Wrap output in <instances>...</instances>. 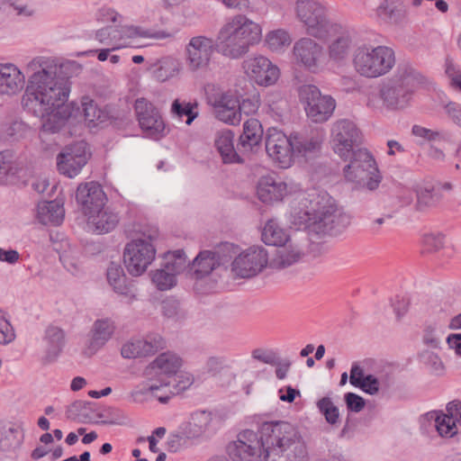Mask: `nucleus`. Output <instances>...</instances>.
<instances>
[{
  "instance_id": "obj_61",
  "label": "nucleus",
  "mask_w": 461,
  "mask_h": 461,
  "mask_svg": "<svg viewBox=\"0 0 461 461\" xmlns=\"http://www.w3.org/2000/svg\"><path fill=\"white\" fill-rule=\"evenodd\" d=\"M344 401L346 402L347 409L352 412H359L366 405L365 399L355 393H345Z\"/></svg>"
},
{
  "instance_id": "obj_27",
  "label": "nucleus",
  "mask_w": 461,
  "mask_h": 461,
  "mask_svg": "<svg viewBox=\"0 0 461 461\" xmlns=\"http://www.w3.org/2000/svg\"><path fill=\"white\" fill-rule=\"evenodd\" d=\"M264 131L261 122L255 118L248 119L243 124L242 133L240 135L239 150L244 154L255 152L261 145Z\"/></svg>"
},
{
  "instance_id": "obj_34",
  "label": "nucleus",
  "mask_w": 461,
  "mask_h": 461,
  "mask_svg": "<svg viewBox=\"0 0 461 461\" xmlns=\"http://www.w3.org/2000/svg\"><path fill=\"white\" fill-rule=\"evenodd\" d=\"M114 331L113 322L108 320H97L92 329V338L88 348L95 352L103 347L112 337Z\"/></svg>"
},
{
  "instance_id": "obj_25",
  "label": "nucleus",
  "mask_w": 461,
  "mask_h": 461,
  "mask_svg": "<svg viewBox=\"0 0 461 461\" xmlns=\"http://www.w3.org/2000/svg\"><path fill=\"white\" fill-rule=\"evenodd\" d=\"M214 146L224 164H243V151L239 150V141L234 146V133L230 130L219 131L214 139Z\"/></svg>"
},
{
  "instance_id": "obj_42",
  "label": "nucleus",
  "mask_w": 461,
  "mask_h": 461,
  "mask_svg": "<svg viewBox=\"0 0 461 461\" xmlns=\"http://www.w3.org/2000/svg\"><path fill=\"white\" fill-rule=\"evenodd\" d=\"M262 240L268 246L282 247L288 240V236L275 221L270 220L263 228Z\"/></svg>"
},
{
  "instance_id": "obj_54",
  "label": "nucleus",
  "mask_w": 461,
  "mask_h": 461,
  "mask_svg": "<svg viewBox=\"0 0 461 461\" xmlns=\"http://www.w3.org/2000/svg\"><path fill=\"white\" fill-rule=\"evenodd\" d=\"M14 156L10 150L0 152V184L6 182L9 175H14Z\"/></svg>"
},
{
  "instance_id": "obj_24",
  "label": "nucleus",
  "mask_w": 461,
  "mask_h": 461,
  "mask_svg": "<svg viewBox=\"0 0 461 461\" xmlns=\"http://www.w3.org/2000/svg\"><path fill=\"white\" fill-rule=\"evenodd\" d=\"M294 158H308L314 157L321 148L323 135L318 131L293 132Z\"/></svg>"
},
{
  "instance_id": "obj_4",
  "label": "nucleus",
  "mask_w": 461,
  "mask_h": 461,
  "mask_svg": "<svg viewBox=\"0 0 461 461\" xmlns=\"http://www.w3.org/2000/svg\"><path fill=\"white\" fill-rule=\"evenodd\" d=\"M428 79L409 62L399 63L393 76L380 86L379 97L388 110L407 107L419 86L427 85Z\"/></svg>"
},
{
  "instance_id": "obj_3",
  "label": "nucleus",
  "mask_w": 461,
  "mask_h": 461,
  "mask_svg": "<svg viewBox=\"0 0 461 461\" xmlns=\"http://www.w3.org/2000/svg\"><path fill=\"white\" fill-rule=\"evenodd\" d=\"M262 37L259 24L245 15H235L220 29L215 39L216 51L224 57L238 59L249 52V47Z\"/></svg>"
},
{
  "instance_id": "obj_58",
  "label": "nucleus",
  "mask_w": 461,
  "mask_h": 461,
  "mask_svg": "<svg viewBox=\"0 0 461 461\" xmlns=\"http://www.w3.org/2000/svg\"><path fill=\"white\" fill-rule=\"evenodd\" d=\"M166 263L170 265V267L176 269V271H184L186 266V257L182 249H177L172 253H168L166 257Z\"/></svg>"
},
{
  "instance_id": "obj_31",
  "label": "nucleus",
  "mask_w": 461,
  "mask_h": 461,
  "mask_svg": "<svg viewBox=\"0 0 461 461\" xmlns=\"http://www.w3.org/2000/svg\"><path fill=\"white\" fill-rule=\"evenodd\" d=\"M119 220L116 212L109 208H104V206L103 209L88 215V224L94 227V231L97 234H104L113 230L118 225Z\"/></svg>"
},
{
  "instance_id": "obj_48",
  "label": "nucleus",
  "mask_w": 461,
  "mask_h": 461,
  "mask_svg": "<svg viewBox=\"0 0 461 461\" xmlns=\"http://www.w3.org/2000/svg\"><path fill=\"white\" fill-rule=\"evenodd\" d=\"M240 249L238 246L230 242H222L221 243L214 251H212L213 256L216 259L217 266H226L229 264L232 258L238 257V253Z\"/></svg>"
},
{
  "instance_id": "obj_38",
  "label": "nucleus",
  "mask_w": 461,
  "mask_h": 461,
  "mask_svg": "<svg viewBox=\"0 0 461 461\" xmlns=\"http://www.w3.org/2000/svg\"><path fill=\"white\" fill-rule=\"evenodd\" d=\"M81 106L85 121L89 127H96L98 124L109 120V113L105 109L99 107L89 96H83Z\"/></svg>"
},
{
  "instance_id": "obj_2",
  "label": "nucleus",
  "mask_w": 461,
  "mask_h": 461,
  "mask_svg": "<svg viewBox=\"0 0 461 461\" xmlns=\"http://www.w3.org/2000/svg\"><path fill=\"white\" fill-rule=\"evenodd\" d=\"M303 221L310 231L320 236H336L350 224V216L339 208L327 193H312L303 203Z\"/></svg>"
},
{
  "instance_id": "obj_51",
  "label": "nucleus",
  "mask_w": 461,
  "mask_h": 461,
  "mask_svg": "<svg viewBox=\"0 0 461 461\" xmlns=\"http://www.w3.org/2000/svg\"><path fill=\"white\" fill-rule=\"evenodd\" d=\"M317 406L328 423L334 425L338 422L339 411L330 397L320 399L317 402Z\"/></svg>"
},
{
  "instance_id": "obj_37",
  "label": "nucleus",
  "mask_w": 461,
  "mask_h": 461,
  "mask_svg": "<svg viewBox=\"0 0 461 461\" xmlns=\"http://www.w3.org/2000/svg\"><path fill=\"white\" fill-rule=\"evenodd\" d=\"M274 456H277V458H273L272 461H308L306 446L300 434H298L297 438L288 442L282 448V452L276 454Z\"/></svg>"
},
{
  "instance_id": "obj_12",
  "label": "nucleus",
  "mask_w": 461,
  "mask_h": 461,
  "mask_svg": "<svg viewBox=\"0 0 461 461\" xmlns=\"http://www.w3.org/2000/svg\"><path fill=\"white\" fill-rule=\"evenodd\" d=\"M221 423V416L215 410H197L189 420L181 423V433L188 438H199L213 435Z\"/></svg>"
},
{
  "instance_id": "obj_16",
  "label": "nucleus",
  "mask_w": 461,
  "mask_h": 461,
  "mask_svg": "<svg viewBox=\"0 0 461 461\" xmlns=\"http://www.w3.org/2000/svg\"><path fill=\"white\" fill-rule=\"evenodd\" d=\"M134 110L139 124L147 137L159 140L165 136V122L158 110L146 98H138Z\"/></svg>"
},
{
  "instance_id": "obj_30",
  "label": "nucleus",
  "mask_w": 461,
  "mask_h": 461,
  "mask_svg": "<svg viewBox=\"0 0 461 461\" xmlns=\"http://www.w3.org/2000/svg\"><path fill=\"white\" fill-rule=\"evenodd\" d=\"M43 340L46 343V361H55L66 345L65 331L58 326L50 325L45 330Z\"/></svg>"
},
{
  "instance_id": "obj_13",
  "label": "nucleus",
  "mask_w": 461,
  "mask_h": 461,
  "mask_svg": "<svg viewBox=\"0 0 461 461\" xmlns=\"http://www.w3.org/2000/svg\"><path fill=\"white\" fill-rule=\"evenodd\" d=\"M331 141L334 152L347 160L348 154L356 151L355 148L360 144L361 132L352 121L341 119L333 123Z\"/></svg>"
},
{
  "instance_id": "obj_33",
  "label": "nucleus",
  "mask_w": 461,
  "mask_h": 461,
  "mask_svg": "<svg viewBox=\"0 0 461 461\" xmlns=\"http://www.w3.org/2000/svg\"><path fill=\"white\" fill-rule=\"evenodd\" d=\"M37 219L44 225H59L64 219V209L56 201H43L37 205Z\"/></svg>"
},
{
  "instance_id": "obj_59",
  "label": "nucleus",
  "mask_w": 461,
  "mask_h": 461,
  "mask_svg": "<svg viewBox=\"0 0 461 461\" xmlns=\"http://www.w3.org/2000/svg\"><path fill=\"white\" fill-rule=\"evenodd\" d=\"M357 387L367 394L375 395L379 392L380 383L377 377L374 375L368 374L364 377V379H361L359 385Z\"/></svg>"
},
{
  "instance_id": "obj_41",
  "label": "nucleus",
  "mask_w": 461,
  "mask_h": 461,
  "mask_svg": "<svg viewBox=\"0 0 461 461\" xmlns=\"http://www.w3.org/2000/svg\"><path fill=\"white\" fill-rule=\"evenodd\" d=\"M411 132L416 137H420L430 142L453 144L455 135L448 130L433 131L420 125H413Z\"/></svg>"
},
{
  "instance_id": "obj_55",
  "label": "nucleus",
  "mask_w": 461,
  "mask_h": 461,
  "mask_svg": "<svg viewBox=\"0 0 461 461\" xmlns=\"http://www.w3.org/2000/svg\"><path fill=\"white\" fill-rule=\"evenodd\" d=\"M422 341L431 348H438L440 345V337L437 323L426 322L423 330Z\"/></svg>"
},
{
  "instance_id": "obj_47",
  "label": "nucleus",
  "mask_w": 461,
  "mask_h": 461,
  "mask_svg": "<svg viewBox=\"0 0 461 461\" xmlns=\"http://www.w3.org/2000/svg\"><path fill=\"white\" fill-rule=\"evenodd\" d=\"M23 434L17 428H6L3 425L0 436V450L8 451L21 446Z\"/></svg>"
},
{
  "instance_id": "obj_28",
  "label": "nucleus",
  "mask_w": 461,
  "mask_h": 461,
  "mask_svg": "<svg viewBox=\"0 0 461 461\" xmlns=\"http://www.w3.org/2000/svg\"><path fill=\"white\" fill-rule=\"evenodd\" d=\"M286 191V184L273 176H261L257 186L258 196L265 203L283 200Z\"/></svg>"
},
{
  "instance_id": "obj_5",
  "label": "nucleus",
  "mask_w": 461,
  "mask_h": 461,
  "mask_svg": "<svg viewBox=\"0 0 461 461\" xmlns=\"http://www.w3.org/2000/svg\"><path fill=\"white\" fill-rule=\"evenodd\" d=\"M159 235L156 226H142L136 236L128 242L123 250V262L132 276H141L156 258L154 242Z\"/></svg>"
},
{
  "instance_id": "obj_46",
  "label": "nucleus",
  "mask_w": 461,
  "mask_h": 461,
  "mask_svg": "<svg viewBox=\"0 0 461 461\" xmlns=\"http://www.w3.org/2000/svg\"><path fill=\"white\" fill-rule=\"evenodd\" d=\"M194 382V379L190 376H185V378H177L172 376L170 379L167 380L165 377L159 378V384H152L147 389L149 390H156L162 388L172 387L173 391H170L171 394H178L186 389H188Z\"/></svg>"
},
{
  "instance_id": "obj_22",
  "label": "nucleus",
  "mask_w": 461,
  "mask_h": 461,
  "mask_svg": "<svg viewBox=\"0 0 461 461\" xmlns=\"http://www.w3.org/2000/svg\"><path fill=\"white\" fill-rule=\"evenodd\" d=\"M182 366V359L174 353L165 352L160 354L150 363L144 371L149 381L165 377L167 380L174 376Z\"/></svg>"
},
{
  "instance_id": "obj_18",
  "label": "nucleus",
  "mask_w": 461,
  "mask_h": 461,
  "mask_svg": "<svg viewBox=\"0 0 461 461\" xmlns=\"http://www.w3.org/2000/svg\"><path fill=\"white\" fill-rule=\"evenodd\" d=\"M86 143L77 142L66 146L57 156V167L59 174L73 178L77 176L88 160Z\"/></svg>"
},
{
  "instance_id": "obj_44",
  "label": "nucleus",
  "mask_w": 461,
  "mask_h": 461,
  "mask_svg": "<svg viewBox=\"0 0 461 461\" xmlns=\"http://www.w3.org/2000/svg\"><path fill=\"white\" fill-rule=\"evenodd\" d=\"M92 402L77 400L67 407L66 418L70 420H78L86 423L90 421V412L94 411L91 408Z\"/></svg>"
},
{
  "instance_id": "obj_14",
  "label": "nucleus",
  "mask_w": 461,
  "mask_h": 461,
  "mask_svg": "<svg viewBox=\"0 0 461 461\" xmlns=\"http://www.w3.org/2000/svg\"><path fill=\"white\" fill-rule=\"evenodd\" d=\"M261 447L258 433L245 429L238 434L237 440L228 445L227 451L232 461H266L267 458Z\"/></svg>"
},
{
  "instance_id": "obj_11",
  "label": "nucleus",
  "mask_w": 461,
  "mask_h": 461,
  "mask_svg": "<svg viewBox=\"0 0 461 461\" xmlns=\"http://www.w3.org/2000/svg\"><path fill=\"white\" fill-rule=\"evenodd\" d=\"M165 38L164 32L157 35L150 34L141 27L132 25H110L97 30L95 39L102 44L112 47V50H118L127 46H131L136 38Z\"/></svg>"
},
{
  "instance_id": "obj_7",
  "label": "nucleus",
  "mask_w": 461,
  "mask_h": 461,
  "mask_svg": "<svg viewBox=\"0 0 461 461\" xmlns=\"http://www.w3.org/2000/svg\"><path fill=\"white\" fill-rule=\"evenodd\" d=\"M395 64L394 51L386 46L358 47L354 55L356 70L363 77L375 78L388 73Z\"/></svg>"
},
{
  "instance_id": "obj_9",
  "label": "nucleus",
  "mask_w": 461,
  "mask_h": 461,
  "mask_svg": "<svg viewBox=\"0 0 461 461\" xmlns=\"http://www.w3.org/2000/svg\"><path fill=\"white\" fill-rule=\"evenodd\" d=\"M296 15L306 27L307 33L318 39H326L334 31L325 6L316 0H297Z\"/></svg>"
},
{
  "instance_id": "obj_52",
  "label": "nucleus",
  "mask_w": 461,
  "mask_h": 461,
  "mask_svg": "<svg viewBox=\"0 0 461 461\" xmlns=\"http://www.w3.org/2000/svg\"><path fill=\"white\" fill-rule=\"evenodd\" d=\"M268 48L273 51H277L284 46H287L291 42L289 34L284 30H276L270 32L266 38Z\"/></svg>"
},
{
  "instance_id": "obj_56",
  "label": "nucleus",
  "mask_w": 461,
  "mask_h": 461,
  "mask_svg": "<svg viewBox=\"0 0 461 461\" xmlns=\"http://www.w3.org/2000/svg\"><path fill=\"white\" fill-rule=\"evenodd\" d=\"M300 253L294 250H289L286 248H284L278 250L276 263L281 268H285L293 264L296 263L300 258Z\"/></svg>"
},
{
  "instance_id": "obj_60",
  "label": "nucleus",
  "mask_w": 461,
  "mask_h": 461,
  "mask_svg": "<svg viewBox=\"0 0 461 461\" xmlns=\"http://www.w3.org/2000/svg\"><path fill=\"white\" fill-rule=\"evenodd\" d=\"M215 109L226 108L239 111V97L230 93H223L214 104Z\"/></svg>"
},
{
  "instance_id": "obj_45",
  "label": "nucleus",
  "mask_w": 461,
  "mask_h": 461,
  "mask_svg": "<svg viewBox=\"0 0 461 461\" xmlns=\"http://www.w3.org/2000/svg\"><path fill=\"white\" fill-rule=\"evenodd\" d=\"M152 384H159V383L157 380L149 381L147 384H140L137 386L132 392L131 396L134 398L135 401L140 400V396L145 395L148 393H151V394L158 399V401L161 403H167L168 401L172 396L175 394H171L170 391H173L172 387L167 388H160L156 390H149L147 389Z\"/></svg>"
},
{
  "instance_id": "obj_43",
  "label": "nucleus",
  "mask_w": 461,
  "mask_h": 461,
  "mask_svg": "<svg viewBox=\"0 0 461 461\" xmlns=\"http://www.w3.org/2000/svg\"><path fill=\"white\" fill-rule=\"evenodd\" d=\"M198 103L194 102H181L179 99H175L171 104V113L176 118L186 117L185 123L191 125L193 122L199 116Z\"/></svg>"
},
{
  "instance_id": "obj_53",
  "label": "nucleus",
  "mask_w": 461,
  "mask_h": 461,
  "mask_svg": "<svg viewBox=\"0 0 461 461\" xmlns=\"http://www.w3.org/2000/svg\"><path fill=\"white\" fill-rule=\"evenodd\" d=\"M28 131V125L22 121H14L4 131V138L8 141H15L23 138Z\"/></svg>"
},
{
  "instance_id": "obj_36",
  "label": "nucleus",
  "mask_w": 461,
  "mask_h": 461,
  "mask_svg": "<svg viewBox=\"0 0 461 461\" xmlns=\"http://www.w3.org/2000/svg\"><path fill=\"white\" fill-rule=\"evenodd\" d=\"M404 14L405 10L400 0H384L376 8L377 17L389 23H399Z\"/></svg>"
},
{
  "instance_id": "obj_19",
  "label": "nucleus",
  "mask_w": 461,
  "mask_h": 461,
  "mask_svg": "<svg viewBox=\"0 0 461 461\" xmlns=\"http://www.w3.org/2000/svg\"><path fill=\"white\" fill-rule=\"evenodd\" d=\"M185 50L189 68L196 71L209 65L213 51H216V41L205 36H195L191 38Z\"/></svg>"
},
{
  "instance_id": "obj_40",
  "label": "nucleus",
  "mask_w": 461,
  "mask_h": 461,
  "mask_svg": "<svg viewBox=\"0 0 461 461\" xmlns=\"http://www.w3.org/2000/svg\"><path fill=\"white\" fill-rule=\"evenodd\" d=\"M180 273L165 262L161 268L152 274L151 280L158 290L167 291L176 285V276Z\"/></svg>"
},
{
  "instance_id": "obj_49",
  "label": "nucleus",
  "mask_w": 461,
  "mask_h": 461,
  "mask_svg": "<svg viewBox=\"0 0 461 461\" xmlns=\"http://www.w3.org/2000/svg\"><path fill=\"white\" fill-rule=\"evenodd\" d=\"M435 427L441 437L452 438L457 433L456 421L451 414L437 415Z\"/></svg>"
},
{
  "instance_id": "obj_8",
  "label": "nucleus",
  "mask_w": 461,
  "mask_h": 461,
  "mask_svg": "<svg viewBox=\"0 0 461 461\" xmlns=\"http://www.w3.org/2000/svg\"><path fill=\"white\" fill-rule=\"evenodd\" d=\"M257 433L267 458L282 452V448L299 434L293 424L284 420L264 421Z\"/></svg>"
},
{
  "instance_id": "obj_26",
  "label": "nucleus",
  "mask_w": 461,
  "mask_h": 461,
  "mask_svg": "<svg viewBox=\"0 0 461 461\" xmlns=\"http://www.w3.org/2000/svg\"><path fill=\"white\" fill-rule=\"evenodd\" d=\"M163 345L164 341L159 335L131 340L122 346L121 355L128 359L147 357L155 354Z\"/></svg>"
},
{
  "instance_id": "obj_15",
  "label": "nucleus",
  "mask_w": 461,
  "mask_h": 461,
  "mask_svg": "<svg viewBox=\"0 0 461 461\" xmlns=\"http://www.w3.org/2000/svg\"><path fill=\"white\" fill-rule=\"evenodd\" d=\"M267 155L282 168H288L294 161L292 133L286 136L276 127H270L265 140Z\"/></svg>"
},
{
  "instance_id": "obj_57",
  "label": "nucleus",
  "mask_w": 461,
  "mask_h": 461,
  "mask_svg": "<svg viewBox=\"0 0 461 461\" xmlns=\"http://www.w3.org/2000/svg\"><path fill=\"white\" fill-rule=\"evenodd\" d=\"M350 41L347 36L339 37L330 46V57L334 59H342L349 48Z\"/></svg>"
},
{
  "instance_id": "obj_62",
  "label": "nucleus",
  "mask_w": 461,
  "mask_h": 461,
  "mask_svg": "<svg viewBox=\"0 0 461 461\" xmlns=\"http://www.w3.org/2000/svg\"><path fill=\"white\" fill-rule=\"evenodd\" d=\"M215 111L216 117L225 123L236 125L239 124L241 120L240 113L239 111L228 110L226 108L215 109Z\"/></svg>"
},
{
  "instance_id": "obj_35",
  "label": "nucleus",
  "mask_w": 461,
  "mask_h": 461,
  "mask_svg": "<svg viewBox=\"0 0 461 461\" xmlns=\"http://www.w3.org/2000/svg\"><path fill=\"white\" fill-rule=\"evenodd\" d=\"M107 281L113 291L119 294L129 295L131 294V284L128 281L121 265L111 262L107 271Z\"/></svg>"
},
{
  "instance_id": "obj_64",
  "label": "nucleus",
  "mask_w": 461,
  "mask_h": 461,
  "mask_svg": "<svg viewBox=\"0 0 461 461\" xmlns=\"http://www.w3.org/2000/svg\"><path fill=\"white\" fill-rule=\"evenodd\" d=\"M423 243L428 251H438L443 247L444 236L442 234H427L423 238Z\"/></svg>"
},
{
  "instance_id": "obj_39",
  "label": "nucleus",
  "mask_w": 461,
  "mask_h": 461,
  "mask_svg": "<svg viewBox=\"0 0 461 461\" xmlns=\"http://www.w3.org/2000/svg\"><path fill=\"white\" fill-rule=\"evenodd\" d=\"M245 88L247 89L245 93H237L239 97V112L240 115L242 113L250 115L255 113L259 107V93L250 82L245 85Z\"/></svg>"
},
{
  "instance_id": "obj_17",
  "label": "nucleus",
  "mask_w": 461,
  "mask_h": 461,
  "mask_svg": "<svg viewBox=\"0 0 461 461\" xmlns=\"http://www.w3.org/2000/svg\"><path fill=\"white\" fill-rule=\"evenodd\" d=\"M267 264V253L264 248L251 247L240 253L231 262V271L240 278L258 275Z\"/></svg>"
},
{
  "instance_id": "obj_10",
  "label": "nucleus",
  "mask_w": 461,
  "mask_h": 461,
  "mask_svg": "<svg viewBox=\"0 0 461 461\" xmlns=\"http://www.w3.org/2000/svg\"><path fill=\"white\" fill-rule=\"evenodd\" d=\"M300 102L303 104L307 117L315 123L327 122L336 108L335 99L328 95H321L314 85H303L298 90Z\"/></svg>"
},
{
  "instance_id": "obj_32",
  "label": "nucleus",
  "mask_w": 461,
  "mask_h": 461,
  "mask_svg": "<svg viewBox=\"0 0 461 461\" xmlns=\"http://www.w3.org/2000/svg\"><path fill=\"white\" fill-rule=\"evenodd\" d=\"M216 267H218L217 262L211 250L201 251L187 265L188 273L197 280L210 275Z\"/></svg>"
},
{
  "instance_id": "obj_63",
  "label": "nucleus",
  "mask_w": 461,
  "mask_h": 461,
  "mask_svg": "<svg viewBox=\"0 0 461 461\" xmlns=\"http://www.w3.org/2000/svg\"><path fill=\"white\" fill-rule=\"evenodd\" d=\"M186 439L189 438L181 433L180 424L177 429L169 435L167 438V450L172 453L178 451L182 444L185 443Z\"/></svg>"
},
{
  "instance_id": "obj_29",
  "label": "nucleus",
  "mask_w": 461,
  "mask_h": 461,
  "mask_svg": "<svg viewBox=\"0 0 461 461\" xmlns=\"http://www.w3.org/2000/svg\"><path fill=\"white\" fill-rule=\"evenodd\" d=\"M24 75L14 64H0V94L14 95L23 88Z\"/></svg>"
},
{
  "instance_id": "obj_23",
  "label": "nucleus",
  "mask_w": 461,
  "mask_h": 461,
  "mask_svg": "<svg viewBox=\"0 0 461 461\" xmlns=\"http://www.w3.org/2000/svg\"><path fill=\"white\" fill-rule=\"evenodd\" d=\"M245 68L249 77L259 86H271L279 77V68L263 56L247 60Z\"/></svg>"
},
{
  "instance_id": "obj_6",
  "label": "nucleus",
  "mask_w": 461,
  "mask_h": 461,
  "mask_svg": "<svg viewBox=\"0 0 461 461\" xmlns=\"http://www.w3.org/2000/svg\"><path fill=\"white\" fill-rule=\"evenodd\" d=\"M349 163L343 168L347 181L356 187L375 191L378 188L382 176L373 155L366 149H357L348 154Z\"/></svg>"
},
{
  "instance_id": "obj_20",
  "label": "nucleus",
  "mask_w": 461,
  "mask_h": 461,
  "mask_svg": "<svg viewBox=\"0 0 461 461\" xmlns=\"http://www.w3.org/2000/svg\"><path fill=\"white\" fill-rule=\"evenodd\" d=\"M77 203L86 215L95 213L103 209L107 201L102 186L96 182L80 184L76 192Z\"/></svg>"
},
{
  "instance_id": "obj_21",
  "label": "nucleus",
  "mask_w": 461,
  "mask_h": 461,
  "mask_svg": "<svg viewBox=\"0 0 461 461\" xmlns=\"http://www.w3.org/2000/svg\"><path fill=\"white\" fill-rule=\"evenodd\" d=\"M294 54L297 62L311 72H317L323 58V48L310 38H303L295 42Z\"/></svg>"
},
{
  "instance_id": "obj_50",
  "label": "nucleus",
  "mask_w": 461,
  "mask_h": 461,
  "mask_svg": "<svg viewBox=\"0 0 461 461\" xmlns=\"http://www.w3.org/2000/svg\"><path fill=\"white\" fill-rule=\"evenodd\" d=\"M416 208L419 211H424L436 205L439 200V196L433 193V187H419L416 190Z\"/></svg>"
},
{
  "instance_id": "obj_1",
  "label": "nucleus",
  "mask_w": 461,
  "mask_h": 461,
  "mask_svg": "<svg viewBox=\"0 0 461 461\" xmlns=\"http://www.w3.org/2000/svg\"><path fill=\"white\" fill-rule=\"evenodd\" d=\"M27 68L32 75L22 105L26 112L41 119L42 132H59L69 118L76 117L80 112L75 102L68 103L69 77L59 74L61 67L49 57H36Z\"/></svg>"
}]
</instances>
